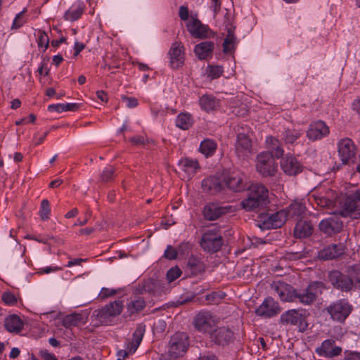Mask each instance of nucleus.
<instances>
[{"label":"nucleus","mask_w":360,"mask_h":360,"mask_svg":"<svg viewBox=\"0 0 360 360\" xmlns=\"http://www.w3.org/2000/svg\"><path fill=\"white\" fill-rule=\"evenodd\" d=\"M207 74L212 79L218 78L223 72L222 68L219 65H209Z\"/></svg>","instance_id":"de8ad7c7"},{"label":"nucleus","mask_w":360,"mask_h":360,"mask_svg":"<svg viewBox=\"0 0 360 360\" xmlns=\"http://www.w3.org/2000/svg\"><path fill=\"white\" fill-rule=\"evenodd\" d=\"M199 104L202 110L210 112L216 110L219 106V101L213 96L206 94L200 98Z\"/></svg>","instance_id":"f704fd0d"},{"label":"nucleus","mask_w":360,"mask_h":360,"mask_svg":"<svg viewBox=\"0 0 360 360\" xmlns=\"http://www.w3.org/2000/svg\"><path fill=\"white\" fill-rule=\"evenodd\" d=\"M84 5L82 2L77 1L73 4L70 8L65 13L64 18L68 21H75L78 20L84 12Z\"/></svg>","instance_id":"c756f323"},{"label":"nucleus","mask_w":360,"mask_h":360,"mask_svg":"<svg viewBox=\"0 0 360 360\" xmlns=\"http://www.w3.org/2000/svg\"><path fill=\"white\" fill-rule=\"evenodd\" d=\"M80 104L75 103H58L49 105L48 109L50 111L63 112L66 111H76L79 108Z\"/></svg>","instance_id":"a19ab883"},{"label":"nucleus","mask_w":360,"mask_h":360,"mask_svg":"<svg viewBox=\"0 0 360 360\" xmlns=\"http://www.w3.org/2000/svg\"><path fill=\"white\" fill-rule=\"evenodd\" d=\"M179 17L182 20L188 19V9L186 6H181L179 8Z\"/></svg>","instance_id":"bf43d9fd"},{"label":"nucleus","mask_w":360,"mask_h":360,"mask_svg":"<svg viewBox=\"0 0 360 360\" xmlns=\"http://www.w3.org/2000/svg\"><path fill=\"white\" fill-rule=\"evenodd\" d=\"M169 66L172 69L181 68L185 61V48L181 42L175 41L168 51Z\"/></svg>","instance_id":"9d476101"},{"label":"nucleus","mask_w":360,"mask_h":360,"mask_svg":"<svg viewBox=\"0 0 360 360\" xmlns=\"http://www.w3.org/2000/svg\"><path fill=\"white\" fill-rule=\"evenodd\" d=\"M281 309L278 303L271 297L266 298L263 302L256 309L255 313L257 316L271 318L280 313Z\"/></svg>","instance_id":"f3484780"},{"label":"nucleus","mask_w":360,"mask_h":360,"mask_svg":"<svg viewBox=\"0 0 360 360\" xmlns=\"http://www.w3.org/2000/svg\"><path fill=\"white\" fill-rule=\"evenodd\" d=\"M227 212V207H221L218 204L210 203L205 206L203 209V215L205 219L213 221Z\"/></svg>","instance_id":"393cba45"},{"label":"nucleus","mask_w":360,"mask_h":360,"mask_svg":"<svg viewBox=\"0 0 360 360\" xmlns=\"http://www.w3.org/2000/svg\"><path fill=\"white\" fill-rule=\"evenodd\" d=\"M188 346L187 335L184 333H176L171 338L169 354L174 358L181 356L186 352Z\"/></svg>","instance_id":"1a4fd4ad"},{"label":"nucleus","mask_w":360,"mask_h":360,"mask_svg":"<svg viewBox=\"0 0 360 360\" xmlns=\"http://www.w3.org/2000/svg\"><path fill=\"white\" fill-rule=\"evenodd\" d=\"M39 354H40V356L44 360H58L57 357L56 356V355L54 354L50 353L47 350L40 351Z\"/></svg>","instance_id":"4d7b16f0"},{"label":"nucleus","mask_w":360,"mask_h":360,"mask_svg":"<svg viewBox=\"0 0 360 360\" xmlns=\"http://www.w3.org/2000/svg\"><path fill=\"white\" fill-rule=\"evenodd\" d=\"M281 167L283 172L290 176L296 175L301 172L302 166L293 156H286L281 162Z\"/></svg>","instance_id":"4be33fe9"},{"label":"nucleus","mask_w":360,"mask_h":360,"mask_svg":"<svg viewBox=\"0 0 360 360\" xmlns=\"http://www.w3.org/2000/svg\"><path fill=\"white\" fill-rule=\"evenodd\" d=\"M84 323L82 315L80 314L74 313L69 314L65 316L63 319V325L67 328L78 326Z\"/></svg>","instance_id":"ea45409f"},{"label":"nucleus","mask_w":360,"mask_h":360,"mask_svg":"<svg viewBox=\"0 0 360 360\" xmlns=\"http://www.w3.org/2000/svg\"><path fill=\"white\" fill-rule=\"evenodd\" d=\"M343 252L344 247L342 245L333 244L320 250L319 252V257L323 260L333 259L342 255Z\"/></svg>","instance_id":"a878e982"},{"label":"nucleus","mask_w":360,"mask_h":360,"mask_svg":"<svg viewBox=\"0 0 360 360\" xmlns=\"http://www.w3.org/2000/svg\"><path fill=\"white\" fill-rule=\"evenodd\" d=\"M193 296L186 295L179 297L176 301V305H183L193 300Z\"/></svg>","instance_id":"680f3d73"},{"label":"nucleus","mask_w":360,"mask_h":360,"mask_svg":"<svg viewBox=\"0 0 360 360\" xmlns=\"http://www.w3.org/2000/svg\"><path fill=\"white\" fill-rule=\"evenodd\" d=\"M122 309V302L116 300L105 304L101 309L95 310L93 316L100 324L110 325L114 322L115 318L121 314Z\"/></svg>","instance_id":"f03ea898"},{"label":"nucleus","mask_w":360,"mask_h":360,"mask_svg":"<svg viewBox=\"0 0 360 360\" xmlns=\"http://www.w3.org/2000/svg\"><path fill=\"white\" fill-rule=\"evenodd\" d=\"M51 212L50 204L48 200H42L40 205L39 215L42 220H47L49 219Z\"/></svg>","instance_id":"49530a36"},{"label":"nucleus","mask_w":360,"mask_h":360,"mask_svg":"<svg viewBox=\"0 0 360 360\" xmlns=\"http://www.w3.org/2000/svg\"><path fill=\"white\" fill-rule=\"evenodd\" d=\"M323 289V283L312 282L304 289L296 290V300L305 305L311 304L316 300L317 296L321 294Z\"/></svg>","instance_id":"39448f33"},{"label":"nucleus","mask_w":360,"mask_h":360,"mask_svg":"<svg viewBox=\"0 0 360 360\" xmlns=\"http://www.w3.org/2000/svg\"><path fill=\"white\" fill-rule=\"evenodd\" d=\"M180 175L184 179H191L200 169V165L197 160L184 158L178 163Z\"/></svg>","instance_id":"dca6fc26"},{"label":"nucleus","mask_w":360,"mask_h":360,"mask_svg":"<svg viewBox=\"0 0 360 360\" xmlns=\"http://www.w3.org/2000/svg\"><path fill=\"white\" fill-rule=\"evenodd\" d=\"M305 210V205L302 202L295 201L289 205L285 211L288 218H297L304 213Z\"/></svg>","instance_id":"58836bf2"},{"label":"nucleus","mask_w":360,"mask_h":360,"mask_svg":"<svg viewBox=\"0 0 360 360\" xmlns=\"http://www.w3.org/2000/svg\"><path fill=\"white\" fill-rule=\"evenodd\" d=\"M202 186L205 191L217 193L225 187V184L224 179H221L218 176H210L202 181Z\"/></svg>","instance_id":"bb28decb"},{"label":"nucleus","mask_w":360,"mask_h":360,"mask_svg":"<svg viewBox=\"0 0 360 360\" xmlns=\"http://www.w3.org/2000/svg\"><path fill=\"white\" fill-rule=\"evenodd\" d=\"M115 294V291L114 290H110L106 288H103L101 292L100 297L103 299L106 298L108 297L112 296Z\"/></svg>","instance_id":"052dcab7"},{"label":"nucleus","mask_w":360,"mask_h":360,"mask_svg":"<svg viewBox=\"0 0 360 360\" xmlns=\"http://www.w3.org/2000/svg\"><path fill=\"white\" fill-rule=\"evenodd\" d=\"M210 339L214 344L224 347L233 342L234 333L229 327L220 326L210 332Z\"/></svg>","instance_id":"9b49d317"},{"label":"nucleus","mask_w":360,"mask_h":360,"mask_svg":"<svg viewBox=\"0 0 360 360\" xmlns=\"http://www.w3.org/2000/svg\"><path fill=\"white\" fill-rule=\"evenodd\" d=\"M187 267L193 275H198L205 270V265L202 261L196 257H189L187 262Z\"/></svg>","instance_id":"c9c22d12"},{"label":"nucleus","mask_w":360,"mask_h":360,"mask_svg":"<svg viewBox=\"0 0 360 360\" xmlns=\"http://www.w3.org/2000/svg\"><path fill=\"white\" fill-rule=\"evenodd\" d=\"M146 307V302L143 297L131 298L127 304V312L130 314H139Z\"/></svg>","instance_id":"e433bc0d"},{"label":"nucleus","mask_w":360,"mask_h":360,"mask_svg":"<svg viewBox=\"0 0 360 360\" xmlns=\"http://www.w3.org/2000/svg\"><path fill=\"white\" fill-rule=\"evenodd\" d=\"M222 245V236L216 228L208 229L202 236L200 246L207 252L214 253L219 251Z\"/></svg>","instance_id":"20e7f679"},{"label":"nucleus","mask_w":360,"mask_h":360,"mask_svg":"<svg viewBox=\"0 0 360 360\" xmlns=\"http://www.w3.org/2000/svg\"><path fill=\"white\" fill-rule=\"evenodd\" d=\"M198 360H218L215 355L214 354H203L200 355Z\"/></svg>","instance_id":"774afa93"},{"label":"nucleus","mask_w":360,"mask_h":360,"mask_svg":"<svg viewBox=\"0 0 360 360\" xmlns=\"http://www.w3.org/2000/svg\"><path fill=\"white\" fill-rule=\"evenodd\" d=\"M130 141L134 145H144L146 143L144 137L141 136L132 137Z\"/></svg>","instance_id":"e2e57ef3"},{"label":"nucleus","mask_w":360,"mask_h":360,"mask_svg":"<svg viewBox=\"0 0 360 360\" xmlns=\"http://www.w3.org/2000/svg\"><path fill=\"white\" fill-rule=\"evenodd\" d=\"M85 48V45L83 43L76 41L74 46V56H77L79 53Z\"/></svg>","instance_id":"0e129e2a"},{"label":"nucleus","mask_w":360,"mask_h":360,"mask_svg":"<svg viewBox=\"0 0 360 360\" xmlns=\"http://www.w3.org/2000/svg\"><path fill=\"white\" fill-rule=\"evenodd\" d=\"M176 257H177L176 250L170 245H167V247L164 252V257H165L167 259L172 260V259H175L176 258Z\"/></svg>","instance_id":"603ef678"},{"label":"nucleus","mask_w":360,"mask_h":360,"mask_svg":"<svg viewBox=\"0 0 360 360\" xmlns=\"http://www.w3.org/2000/svg\"><path fill=\"white\" fill-rule=\"evenodd\" d=\"M352 109L360 115V98H358L352 103Z\"/></svg>","instance_id":"338daca9"},{"label":"nucleus","mask_w":360,"mask_h":360,"mask_svg":"<svg viewBox=\"0 0 360 360\" xmlns=\"http://www.w3.org/2000/svg\"><path fill=\"white\" fill-rule=\"evenodd\" d=\"M23 13H24V11H22L16 15V16L13 20V25H12L13 29H18V28L20 27L25 22V20L22 18Z\"/></svg>","instance_id":"5fc2aeb1"},{"label":"nucleus","mask_w":360,"mask_h":360,"mask_svg":"<svg viewBox=\"0 0 360 360\" xmlns=\"http://www.w3.org/2000/svg\"><path fill=\"white\" fill-rule=\"evenodd\" d=\"M342 349L335 345V341L333 340H324L321 347L316 349V352L321 356L326 358H332L340 354Z\"/></svg>","instance_id":"aec40b11"},{"label":"nucleus","mask_w":360,"mask_h":360,"mask_svg":"<svg viewBox=\"0 0 360 360\" xmlns=\"http://www.w3.org/2000/svg\"><path fill=\"white\" fill-rule=\"evenodd\" d=\"M129 348H130V346L127 344L126 349L119 350L117 354V360H124V359L127 356H128V355L129 354H131V352H129Z\"/></svg>","instance_id":"13d9d810"},{"label":"nucleus","mask_w":360,"mask_h":360,"mask_svg":"<svg viewBox=\"0 0 360 360\" xmlns=\"http://www.w3.org/2000/svg\"><path fill=\"white\" fill-rule=\"evenodd\" d=\"M271 290L276 293L283 302L296 301V290L289 284L280 281H274L271 285Z\"/></svg>","instance_id":"f8f14e48"},{"label":"nucleus","mask_w":360,"mask_h":360,"mask_svg":"<svg viewBox=\"0 0 360 360\" xmlns=\"http://www.w3.org/2000/svg\"><path fill=\"white\" fill-rule=\"evenodd\" d=\"M4 326L8 331L18 333L22 330L24 322L18 316L12 314L6 318Z\"/></svg>","instance_id":"c85d7f7f"},{"label":"nucleus","mask_w":360,"mask_h":360,"mask_svg":"<svg viewBox=\"0 0 360 360\" xmlns=\"http://www.w3.org/2000/svg\"><path fill=\"white\" fill-rule=\"evenodd\" d=\"M217 148V143L211 139H204L200 144L199 151L206 158L212 156Z\"/></svg>","instance_id":"4c0bfd02"},{"label":"nucleus","mask_w":360,"mask_h":360,"mask_svg":"<svg viewBox=\"0 0 360 360\" xmlns=\"http://www.w3.org/2000/svg\"><path fill=\"white\" fill-rule=\"evenodd\" d=\"M218 323V319L209 311H200L194 318L193 326L200 333H209L212 332Z\"/></svg>","instance_id":"423d86ee"},{"label":"nucleus","mask_w":360,"mask_h":360,"mask_svg":"<svg viewBox=\"0 0 360 360\" xmlns=\"http://www.w3.org/2000/svg\"><path fill=\"white\" fill-rule=\"evenodd\" d=\"M60 269L57 267V266H55V267L47 266V267H45V268H41L39 270V273H41V274H49L51 272L56 271L60 270Z\"/></svg>","instance_id":"69168bd1"},{"label":"nucleus","mask_w":360,"mask_h":360,"mask_svg":"<svg viewBox=\"0 0 360 360\" xmlns=\"http://www.w3.org/2000/svg\"><path fill=\"white\" fill-rule=\"evenodd\" d=\"M333 321L343 322L350 314L352 306L345 300H338L326 308Z\"/></svg>","instance_id":"6e6552de"},{"label":"nucleus","mask_w":360,"mask_h":360,"mask_svg":"<svg viewBox=\"0 0 360 360\" xmlns=\"http://www.w3.org/2000/svg\"><path fill=\"white\" fill-rule=\"evenodd\" d=\"M266 144L269 152L272 157L276 158H280L283 155L284 150L281 147L279 141L273 136H268L266 139Z\"/></svg>","instance_id":"473e14b6"},{"label":"nucleus","mask_w":360,"mask_h":360,"mask_svg":"<svg viewBox=\"0 0 360 360\" xmlns=\"http://www.w3.org/2000/svg\"><path fill=\"white\" fill-rule=\"evenodd\" d=\"M313 227L311 223L306 221H299L295 227L294 235L296 238H302L312 233Z\"/></svg>","instance_id":"2f4dec72"},{"label":"nucleus","mask_w":360,"mask_h":360,"mask_svg":"<svg viewBox=\"0 0 360 360\" xmlns=\"http://www.w3.org/2000/svg\"><path fill=\"white\" fill-rule=\"evenodd\" d=\"M342 229V224L337 221L328 219L322 220L319 224V229L327 235H331L333 233L338 232Z\"/></svg>","instance_id":"72a5a7b5"},{"label":"nucleus","mask_w":360,"mask_h":360,"mask_svg":"<svg viewBox=\"0 0 360 360\" xmlns=\"http://www.w3.org/2000/svg\"><path fill=\"white\" fill-rule=\"evenodd\" d=\"M181 273V270L178 266L173 267L167 271V279L169 283H171L178 278Z\"/></svg>","instance_id":"3c124183"},{"label":"nucleus","mask_w":360,"mask_h":360,"mask_svg":"<svg viewBox=\"0 0 360 360\" xmlns=\"http://www.w3.org/2000/svg\"><path fill=\"white\" fill-rule=\"evenodd\" d=\"M302 131L297 129H286L283 133L282 139L286 144H292L302 135Z\"/></svg>","instance_id":"37998d69"},{"label":"nucleus","mask_w":360,"mask_h":360,"mask_svg":"<svg viewBox=\"0 0 360 360\" xmlns=\"http://www.w3.org/2000/svg\"><path fill=\"white\" fill-rule=\"evenodd\" d=\"M269 202L267 188L259 184H252L248 197L241 202V207L248 212L256 211L265 207Z\"/></svg>","instance_id":"f257e3e1"},{"label":"nucleus","mask_w":360,"mask_h":360,"mask_svg":"<svg viewBox=\"0 0 360 360\" xmlns=\"http://www.w3.org/2000/svg\"><path fill=\"white\" fill-rule=\"evenodd\" d=\"M288 219V214L285 210H280L270 214L264 221V225L267 229L280 228Z\"/></svg>","instance_id":"b1692460"},{"label":"nucleus","mask_w":360,"mask_h":360,"mask_svg":"<svg viewBox=\"0 0 360 360\" xmlns=\"http://www.w3.org/2000/svg\"><path fill=\"white\" fill-rule=\"evenodd\" d=\"M236 153L238 157H245L252 153V141L248 135L238 133L236 143Z\"/></svg>","instance_id":"6ab92c4d"},{"label":"nucleus","mask_w":360,"mask_h":360,"mask_svg":"<svg viewBox=\"0 0 360 360\" xmlns=\"http://www.w3.org/2000/svg\"><path fill=\"white\" fill-rule=\"evenodd\" d=\"M338 154L343 165L349 164L353 161L356 153V147L352 139H341L338 144Z\"/></svg>","instance_id":"4468645a"},{"label":"nucleus","mask_w":360,"mask_h":360,"mask_svg":"<svg viewBox=\"0 0 360 360\" xmlns=\"http://www.w3.org/2000/svg\"><path fill=\"white\" fill-rule=\"evenodd\" d=\"M122 101L128 108H134L138 105L137 99L134 97H123Z\"/></svg>","instance_id":"6e6d98bb"},{"label":"nucleus","mask_w":360,"mask_h":360,"mask_svg":"<svg viewBox=\"0 0 360 360\" xmlns=\"http://www.w3.org/2000/svg\"><path fill=\"white\" fill-rule=\"evenodd\" d=\"M245 176L240 173H232L224 178L225 186L229 189L238 192L243 191L246 185L244 181Z\"/></svg>","instance_id":"412c9836"},{"label":"nucleus","mask_w":360,"mask_h":360,"mask_svg":"<svg viewBox=\"0 0 360 360\" xmlns=\"http://www.w3.org/2000/svg\"><path fill=\"white\" fill-rule=\"evenodd\" d=\"M329 127L321 120L311 122L306 132L307 137L312 141H317L329 134Z\"/></svg>","instance_id":"a211bd4d"},{"label":"nucleus","mask_w":360,"mask_h":360,"mask_svg":"<svg viewBox=\"0 0 360 360\" xmlns=\"http://www.w3.org/2000/svg\"><path fill=\"white\" fill-rule=\"evenodd\" d=\"M275 158L269 152L259 153L257 157V171L263 176H274L277 169Z\"/></svg>","instance_id":"0eeeda50"},{"label":"nucleus","mask_w":360,"mask_h":360,"mask_svg":"<svg viewBox=\"0 0 360 360\" xmlns=\"http://www.w3.org/2000/svg\"><path fill=\"white\" fill-rule=\"evenodd\" d=\"M214 49V43L210 41H205L195 45L194 53L196 57L200 60H207L212 58Z\"/></svg>","instance_id":"5701e85b"},{"label":"nucleus","mask_w":360,"mask_h":360,"mask_svg":"<svg viewBox=\"0 0 360 360\" xmlns=\"http://www.w3.org/2000/svg\"><path fill=\"white\" fill-rule=\"evenodd\" d=\"M49 44V38L47 34L42 30L37 31V44L39 48H43V51H45Z\"/></svg>","instance_id":"a18cd8bd"},{"label":"nucleus","mask_w":360,"mask_h":360,"mask_svg":"<svg viewBox=\"0 0 360 360\" xmlns=\"http://www.w3.org/2000/svg\"><path fill=\"white\" fill-rule=\"evenodd\" d=\"M283 324L301 325L304 321V316L298 309H290L281 316Z\"/></svg>","instance_id":"cd10ccee"},{"label":"nucleus","mask_w":360,"mask_h":360,"mask_svg":"<svg viewBox=\"0 0 360 360\" xmlns=\"http://www.w3.org/2000/svg\"><path fill=\"white\" fill-rule=\"evenodd\" d=\"M145 330L146 326L144 325L139 324L137 326L133 333L131 340L127 343L130 346L129 352L134 353L136 352L142 341Z\"/></svg>","instance_id":"7c9ffc66"},{"label":"nucleus","mask_w":360,"mask_h":360,"mask_svg":"<svg viewBox=\"0 0 360 360\" xmlns=\"http://www.w3.org/2000/svg\"><path fill=\"white\" fill-rule=\"evenodd\" d=\"M186 27L188 31L195 38L205 39L214 35L207 26L202 24L197 18H191L187 22Z\"/></svg>","instance_id":"2eb2a0df"},{"label":"nucleus","mask_w":360,"mask_h":360,"mask_svg":"<svg viewBox=\"0 0 360 360\" xmlns=\"http://www.w3.org/2000/svg\"><path fill=\"white\" fill-rule=\"evenodd\" d=\"M328 279L335 288L342 291H349L354 286L352 279L349 276L343 274L339 271H333L330 272Z\"/></svg>","instance_id":"ddd939ff"},{"label":"nucleus","mask_w":360,"mask_h":360,"mask_svg":"<svg viewBox=\"0 0 360 360\" xmlns=\"http://www.w3.org/2000/svg\"><path fill=\"white\" fill-rule=\"evenodd\" d=\"M2 300L5 304L8 305H14L17 302V299L11 292H5L2 295Z\"/></svg>","instance_id":"864d4df0"},{"label":"nucleus","mask_w":360,"mask_h":360,"mask_svg":"<svg viewBox=\"0 0 360 360\" xmlns=\"http://www.w3.org/2000/svg\"><path fill=\"white\" fill-rule=\"evenodd\" d=\"M342 217H360V189L352 191L346 197L339 212Z\"/></svg>","instance_id":"7ed1b4c3"},{"label":"nucleus","mask_w":360,"mask_h":360,"mask_svg":"<svg viewBox=\"0 0 360 360\" xmlns=\"http://www.w3.org/2000/svg\"><path fill=\"white\" fill-rule=\"evenodd\" d=\"M236 43V37L233 34V31L229 28L227 31V35L224 41V50L225 52L231 51Z\"/></svg>","instance_id":"c03bdc74"},{"label":"nucleus","mask_w":360,"mask_h":360,"mask_svg":"<svg viewBox=\"0 0 360 360\" xmlns=\"http://www.w3.org/2000/svg\"><path fill=\"white\" fill-rule=\"evenodd\" d=\"M192 124L193 119L188 113H180L176 119V127L184 130L189 129Z\"/></svg>","instance_id":"79ce46f5"},{"label":"nucleus","mask_w":360,"mask_h":360,"mask_svg":"<svg viewBox=\"0 0 360 360\" xmlns=\"http://www.w3.org/2000/svg\"><path fill=\"white\" fill-rule=\"evenodd\" d=\"M224 293L220 292H212L206 295V300L210 304H216L224 297Z\"/></svg>","instance_id":"09e8293b"},{"label":"nucleus","mask_w":360,"mask_h":360,"mask_svg":"<svg viewBox=\"0 0 360 360\" xmlns=\"http://www.w3.org/2000/svg\"><path fill=\"white\" fill-rule=\"evenodd\" d=\"M115 169L113 167L109 165L106 167L101 174V180L103 182H107L112 179Z\"/></svg>","instance_id":"8fccbe9b"}]
</instances>
